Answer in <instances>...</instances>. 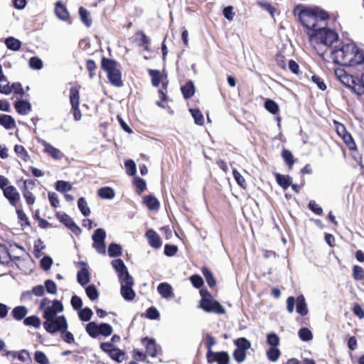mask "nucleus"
I'll return each instance as SVG.
<instances>
[{"mask_svg": "<svg viewBox=\"0 0 364 364\" xmlns=\"http://www.w3.org/2000/svg\"><path fill=\"white\" fill-rule=\"evenodd\" d=\"M301 24L310 30L309 39L311 42L330 46L338 40V35L327 28L328 14L316 7L302 10L299 14Z\"/></svg>", "mask_w": 364, "mask_h": 364, "instance_id": "f257e3e1", "label": "nucleus"}, {"mask_svg": "<svg viewBox=\"0 0 364 364\" xmlns=\"http://www.w3.org/2000/svg\"><path fill=\"white\" fill-rule=\"evenodd\" d=\"M334 63L343 66L355 67L360 71L364 69V51L355 44L347 43L331 51Z\"/></svg>", "mask_w": 364, "mask_h": 364, "instance_id": "f03ea898", "label": "nucleus"}, {"mask_svg": "<svg viewBox=\"0 0 364 364\" xmlns=\"http://www.w3.org/2000/svg\"><path fill=\"white\" fill-rule=\"evenodd\" d=\"M117 63L116 60L103 57L101 61V67L107 73V77L110 83L116 87L123 85L122 80V73L117 68Z\"/></svg>", "mask_w": 364, "mask_h": 364, "instance_id": "7ed1b4c3", "label": "nucleus"}, {"mask_svg": "<svg viewBox=\"0 0 364 364\" xmlns=\"http://www.w3.org/2000/svg\"><path fill=\"white\" fill-rule=\"evenodd\" d=\"M203 298L200 300V306L206 312L224 314L225 308L216 300L211 299L210 293L205 290L200 291Z\"/></svg>", "mask_w": 364, "mask_h": 364, "instance_id": "20e7f679", "label": "nucleus"}, {"mask_svg": "<svg viewBox=\"0 0 364 364\" xmlns=\"http://www.w3.org/2000/svg\"><path fill=\"white\" fill-rule=\"evenodd\" d=\"M43 327L48 333L54 334L57 332L63 333L68 330V326L65 317L64 316H58L50 320V321H44Z\"/></svg>", "mask_w": 364, "mask_h": 364, "instance_id": "39448f33", "label": "nucleus"}, {"mask_svg": "<svg viewBox=\"0 0 364 364\" xmlns=\"http://www.w3.org/2000/svg\"><path fill=\"white\" fill-rule=\"evenodd\" d=\"M296 304V312L301 316H306L308 314V308L306 303V299L303 295H299L295 299L294 296H289L287 299V309L289 313H292Z\"/></svg>", "mask_w": 364, "mask_h": 364, "instance_id": "423d86ee", "label": "nucleus"}, {"mask_svg": "<svg viewBox=\"0 0 364 364\" xmlns=\"http://www.w3.org/2000/svg\"><path fill=\"white\" fill-rule=\"evenodd\" d=\"M106 232L102 228H97L95 230L92 239L93 240L92 247L97 253L101 255L106 254L105 240Z\"/></svg>", "mask_w": 364, "mask_h": 364, "instance_id": "0eeeda50", "label": "nucleus"}, {"mask_svg": "<svg viewBox=\"0 0 364 364\" xmlns=\"http://www.w3.org/2000/svg\"><path fill=\"white\" fill-rule=\"evenodd\" d=\"M56 218L59 220L60 223H62L68 229H70L75 235H77L81 233L82 230L80 229V228L65 213H57Z\"/></svg>", "mask_w": 364, "mask_h": 364, "instance_id": "6e6552de", "label": "nucleus"}, {"mask_svg": "<svg viewBox=\"0 0 364 364\" xmlns=\"http://www.w3.org/2000/svg\"><path fill=\"white\" fill-rule=\"evenodd\" d=\"M3 193L4 197L8 199L10 204L13 206H15L20 200L19 193L14 186H7L3 191Z\"/></svg>", "mask_w": 364, "mask_h": 364, "instance_id": "1a4fd4ad", "label": "nucleus"}, {"mask_svg": "<svg viewBox=\"0 0 364 364\" xmlns=\"http://www.w3.org/2000/svg\"><path fill=\"white\" fill-rule=\"evenodd\" d=\"M141 342L146 347V353L147 355L152 358H155L158 354V346L154 338H149L145 337L141 340Z\"/></svg>", "mask_w": 364, "mask_h": 364, "instance_id": "9d476101", "label": "nucleus"}, {"mask_svg": "<svg viewBox=\"0 0 364 364\" xmlns=\"http://www.w3.org/2000/svg\"><path fill=\"white\" fill-rule=\"evenodd\" d=\"M39 141L44 146L45 152L48 153L53 159H60L63 156V153L59 149L55 148L45 140L41 139Z\"/></svg>", "mask_w": 364, "mask_h": 364, "instance_id": "9b49d317", "label": "nucleus"}, {"mask_svg": "<svg viewBox=\"0 0 364 364\" xmlns=\"http://www.w3.org/2000/svg\"><path fill=\"white\" fill-rule=\"evenodd\" d=\"M146 237L148 239L149 244L151 247L158 249L161 246V238L156 231L150 229L146 231Z\"/></svg>", "mask_w": 364, "mask_h": 364, "instance_id": "f8f14e48", "label": "nucleus"}, {"mask_svg": "<svg viewBox=\"0 0 364 364\" xmlns=\"http://www.w3.org/2000/svg\"><path fill=\"white\" fill-rule=\"evenodd\" d=\"M214 358H207L208 363H213L214 362H217L218 364H228L230 362V357L227 352L221 351L215 353L214 352Z\"/></svg>", "mask_w": 364, "mask_h": 364, "instance_id": "ddd939ff", "label": "nucleus"}, {"mask_svg": "<svg viewBox=\"0 0 364 364\" xmlns=\"http://www.w3.org/2000/svg\"><path fill=\"white\" fill-rule=\"evenodd\" d=\"M143 202L150 210H157L159 208L160 203L158 199L153 195L146 196L143 198Z\"/></svg>", "mask_w": 364, "mask_h": 364, "instance_id": "4468645a", "label": "nucleus"}, {"mask_svg": "<svg viewBox=\"0 0 364 364\" xmlns=\"http://www.w3.org/2000/svg\"><path fill=\"white\" fill-rule=\"evenodd\" d=\"M132 287L133 285H129L127 284H124L121 286V294L127 301H132L136 296Z\"/></svg>", "mask_w": 364, "mask_h": 364, "instance_id": "2eb2a0df", "label": "nucleus"}, {"mask_svg": "<svg viewBox=\"0 0 364 364\" xmlns=\"http://www.w3.org/2000/svg\"><path fill=\"white\" fill-rule=\"evenodd\" d=\"M275 178L277 183L284 189L287 190L292 182V178L289 175L275 174Z\"/></svg>", "mask_w": 364, "mask_h": 364, "instance_id": "dca6fc26", "label": "nucleus"}, {"mask_svg": "<svg viewBox=\"0 0 364 364\" xmlns=\"http://www.w3.org/2000/svg\"><path fill=\"white\" fill-rule=\"evenodd\" d=\"M158 292L164 299H168L173 294L171 286L168 283H161L157 287Z\"/></svg>", "mask_w": 364, "mask_h": 364, "instance_id": "f3484780", "label": "nucleus"}, {"mask_svg": "<svg viewBox=\"0 0 364 364\" xmlns=\"http://www.w3.org/2000/svg\"><path fill=\"white\" fill-rule=\"evenodd\" d=\"M28 314V309L24 306H18L13 309L11 315L13 318L16 321H21L25 318Z\"/></svg>", "mask_w": 364, "mask_h": 364, "instance_id": "a211bd4d", "label": "nucleus"}, {"mask_svg": "<svg viewBox=\"0 0 364 364\" xmlns=\"http://www.w3.org/2000/svg\"><path fill=\"white\" fill-rule=\"evenodd\" d=\"M15 109L18 114L24 115L31 109V106L28 102L25 100H18L15 103Z\"/></svg>", "mask_w": 364, "mask_h": 364, "instance_id": "6ab92c4d", "label": "nucleus"}, {"mask_svg": "<svg viewBox=\"0 0 364 364\" xmlns=\"http://www.w3.org/2000/svg\"><path fill=\"white\" fill-rule=\"evenodd\" d=\"M55 12L56 16L63 21L69 18V13L67 9L60 1H58L55 4Z\"/></svg>", "mask_w": 364, "mask_h": 364, "instance_id": "aec40b11", "label": "nucleus"}, {"mask_svg": "<svg viewBox=\"0 0 364 364\" xmlns=\"http://www.w3.org/2000/svg\"><path fill=\"white\" fill-rule=\"evenodd\" d=\"M181 92L185 99L191 98L195 93V86L191 80L187 82L181 88Z\"/></svg>", "mask_w": 364, "mask_h": 364, "instance_id": "412c9836", "label": "nucleus"}, {"mask_svg": "<svg viewBox=\"0 0 364 364\" xmlns=\"http://www.w3.org/2000/svg\"><path fill=\"white\" fill-rule=\"evenodd\" d=\"M4 43L8 49L14 51L19 50L22 44L18 39L14 37L6 38Z\"/></svg>", "mask_w": 364, "mask_h": 364, "instance_id": "4be33fe9", "label": "nucleus"}, {"mask_svg": "<svg viewBox=\"0 0 364 364\" xmlns=\"http://www.w3.org/2000/svg\"><path fill=\"white\" fill-rule=\"evenodd\" d=\"M0 124L6 129H13L16 126L14 119L11 116L7 114L0 115Z\"/></svg>", "mask_w": 364, "mask_h": 364, "instance_id": "5701e85b", "label": "nucleus"}, {"mask_svg": "<svg viewBox=\"0 0 364 364\" xmlns=\"http://www.w3.org/2000/svg\"><path fill=\"white\" fill-rule=\"evenodd\" d=\"M97 195L103 199H112L115 196V192L111 187L105 186L100 188Z\"/></svg>", "mask_w": 364, "mask_h": 364, "instance_id": "b1692460", "label": "nucleus"}, {"mask_svg": "<svg viewBox=\"0 0 364 364\" xmlns=\"http://www.w3.org/2000/svg\"><path fill=\"white\" fill-rule=\"evenodd\" d=\"M79 15L81 19V21L87 26L90 27L92 23V20L90 16V13L84 7L81 6L79 9Z\"/></svg>", "mask_w": 364, "mask_h": 364, "instance_id": "393cba45", "label": "nucleus"}, {"mask_svg": "<svg viewBox=\"0 0 364 364\" xmlns=\"http://www.w3.org/2000/svg\"><path fill=\"white\" fill-rule=\"evenodd\" d=\"M70 102L72 107H79L80 93L78 90L73 87L70 89Z\"/></svg>", "mask_w": 364, "mask_h": 364, "instance_id": "a878e982", "label": "nucleus"}, {"mask_svg": "<svg viewBox=\"0 0 364 364\" xmlns=\"http://www.w3.org/2000/svg\"><path fill=\"white\" fill-rule=\"evenodd\" d=\"M77 282L82 286L87 284L90 282V273L88 270L83 267L77 272Z\"/></svg>", "mask_w": 364, "mask_h": 364, "instance_id": "bb28decb", "label": "nucleus"}, {"mask_svg": "<svg viewBox=\"0 0 364 364\" xmlns=\"http://www.w3.org/2000/svg\"><path fill=\"white\" fill-rule=\"evenodd\" d=\"M108 255L110 257H117L122 255V248L117 243H111L108 247Z\"/></svg>", "mask_w": 364, "mask_h": 364, "instance_id": "cd10ccee", "label": "nucleus"}, {"mask_svg": "<svg viewBox=\"0 0 364 364\" xmlns=\"http://www.w3.org/2000/svg\"><path fill=\"white\" fill-rule=\"evenodd\" d=\"M108 355L113 360H114L119 363H122L124 360V358H125V353L123 350H122L117 348L112 350L108 353Z\"/></svg>", "mask_w": 364, "mask_h": 364, "instance_id": "c85d7f7f", "label": "nucleus"}, {"mask_svg": "<svg viewBox=\"0 0 364 364\" xmlns=\"http://www.w3.org/2000/svg\"><path fill=\"white\" fill-rule=\"evenodd\" d=\"M23 323L26 326H33L38 328L41 326V319L36 315L30 316L24 318Z\"/></svg>", "mask_w": 364, "mask_h": 364, "instance_id": "c756f323", "label": "nucleus"}, {"mask_svg": "<svg viewBox=\"0 0 364 364\" xmlns=\"http://www.w3.org/2000/svg\"><path fill=\"white\" fill-rule=\"evenodd\" d=\"M202 272L208 286L210 287H215L216 284V280L210 270L207 267H204L202 269Z\"/></svg>", "mask_w": 364, "mask_h": 364, "instance_id": "7c9ffc66", "label": "nucleus"}, {"mask_svg": "<svg viewBox=\"0 0 364 364\" xmlns=\"http://www.w3.org/2000/svg\"><path fill=\"white\" fill-rule=\"evenodd\" d=\"M98 325L95 322H90L86 326V332L92 338H97L100 336Z\"/></svg>", "mask_w": 364, "mask_h": 364, "instance_id": "2f4dec72", "label": "nucleus"}, {"mask_svg": "<svg viewBox=\"0 0 364 364\" xmlns=\"http://www.w3.org/2000/svg\"><path fill=\"white\" fill-rule=\"evenodd\" d=\"M77 207L84 216H88L91 213L87 203L84 197H81L78 199Z\"/></svg>", "mask_w": 364, "mask_h": 364, "instance_id": "473e14b6", "label": "nucleus"}, {"mask_svg": "<svg viewBox=\"0 0 364 364\" xmlns=\"http://www.w3.org/2000/svg\"><path fill=\"white\" fill-rule=\"evenodd\" d=\"M206 341H205V347L208 349V352L206 354V358H210L211 355H214V352L212 351V347L215 345L216 341L215 338H213L210 334L207 333L205 336Z\"/></svg>", "mask_w": 364, "mask_h": 364, "instance_id": "72a5a7b5", "label": "nucleus"}, {"mask_svg": "<svg viewBox=\"0 0 364 364\" xmlns=\"http://www.w3.org/2000/svg\"><path fill=\"white\" fill-rule=\"evenodd\" d=\"M121 286L124 284L134 285V279L127 269L118 274Z\"/></svg>", "mask_w": 364, "mask_h": 364, "instance_id": "f704fd0d", "label": "nucleus"}, {"mask_svg": "<svg viewBox=\"0 0 364 364\" xmlns=\"http://www.w3.org/2000/svg\"><path fill=\"white\" fill-rule=\"evenodd\" d=\"M237 349L246 351L251 348L250 342L244 337H241L235 341Z\"/></svg>", "mask_w": 364, "mask_h": 364, "instance_id": "c9c22d12", "label": "nucleus"}, {"mask_svg": "<svg viewBox=\"0 0 364 364\" xmlns=\"http://www.w3.org/2000/svg\"><path fill=\"white\" fill-rule=\"evenodd\" d=\"M298 335L299 338L303 341H309L313 338L311 331L306 327L299 329Z\"/></svg>", "mask_w": 364, "mask_h": 364, "instance_id": "e433bc0d", "label": "nucleus"}, {"mask_svg": "<svg viewBox=\"0 0 364 364\" xmlns=\"http://www.w3.org/2000/svg\"><path fill=\"white\" fill-rule=\"evenodd\" d=\"M282 156L286 164L288 165L289 169L292 168V166L294 164V156L292 153L287 150V149H283L282 152Z\"/></svg>", "mask_w": 364, "mask_h": 364, "instance_id": "4c0bfd02", "label": "nucleus"}, {"mask_svg": "<svg viewBox=\"0 0 364 364\" xmlns=\"http://www.w3.org/2000/svg\"><path fill=\"white\" fill-rule=\"evenodd\" d=\"M11 259V255L5 245L0 244V262L2 264L8 263Z\"/></svg>", "mask_w": 364, "mask_h": 364, "instance_id": "58836bf2", "label": "nucleus"}, {"mask_svg": "<svg viewBox=\"0 0 364 364\" xmlns=\"http://www.w3.org/2000/svg\"><path fill=\"white\" fill-rule=\"evenodd\" d=\"M265 109L270 113L275 114L279 112L278 105L272 100L268 99L264 102Z\"/></svg>", "mask_w": 364, "mask_h": 364, "instance_id": "ea45409f", "label": "nucleus"}, {"mask_svg": "<svg viewBox=\"0 0 364 364\" xmlns=\"http://www.w3.org/2000/svg\"><path fill=\"white\" fill-rule=\"evenodd\" d=\"M55 189L61 193H65L72 189V185L65 181H58L55 183Z\"/></svg>", "mask_w": 364, "mask_h": 364, "instance_id": "a19ab883", "label": "nucleus"}, {"mask_svg": "<svg viewBox=\"0 0 364 364\" xmlns=\"http://www.w3.org/2000/svg\"><path fill=\"white\" fill-rule=\"evenodd\" d=\"M98 330L100 332V335L104 336H109L112 333L113 328L111 325L106 323H102L100 325H98Z\"/></svg>", "mask_w": 364, "mask_h": 364, "instance_id": "79ce46f5", "label": "nucleus"}, {"mask_svg": "<svg viewBox=\"0 0 364 364\" xmlns=\"http://www.w3.org/2000/svg\"><path fill=\"white\" fill-rule=\"evenodd\" d=\"M34 360L38 364H49L47 355L41 350H36L34 353Z\"/></svg>", "mask_w": 364, "mask_h": 364, "instance_id": "37998d69", "label": "nucleus"}, {"mask_svg": "<svg viewBox=\"0 0 364 364\" xmlns=\"http://www.w3.org/2000/svg\"><path fill=\"white\" fill-rule=\"evenodd\" d=\"M86 294L91 301L96 300L99 296L98 291L93 284L89 285L85 289Z\"/></svg>", "mask_w": 364, "mask_h": 364, "instance_id": "c03bdc74", "label": "nucleus"}, {"mask_svg": "<svg viewBox=\"0 0 364 364\" xmlns=\"http://www.w3.org/2000/svg\"><path fill=\"white\" fill-rule=\"evenodd\" d=\"M112 265L115 271L118 273V274L127 269L124 262L121 259L112 260Z\"/></svg>", "mask_w": 364, "mask_h": 364, "instance_id": "a18cd8bd", "label": "nucleus"}, {"mask_svg": "<svg viewBox=\"0 0 364 364\" xmlns=\"http://www.w3.org/2000/svg\"><path fill=\"white\" fill-rule=\"evenodd\" d=\"M79 317L82 321H88L91 319L93 312L91 309L85 307L80 309Z\"/></svg>", "mask_w": 364, "mask_h": 364, "instance_id": "49530a36", "label": "nucleus"}, {"mask_svg": "<svg viewBox=\"0 0 364 364\" xmlns=\"http://www.w3.org/2000/svg\"><path fill=\"white\" fill-rule=\"evenodd\" d=\"M149 73L151 77V83L154 87H158L161 82V73L157 70H149Z\"/></svg>", "mask_w": 364, "mask_h": 364, "instance_id": "de8ad7c7", "label": "nucleus"}, {"mask_svg": "<svg viewBox=\"0 0 364 364\" xmlns=\"http://www.w3.org/2000/svg\"><path fill=\"white\" fill-rule=\"evenodd\" d=\"M267 355L270 361L275 362L279 359L280 356V351L277 347H271L267 351Z\"/></svg>", "mask_w": 364, "mask_h": 364, "instance_id": "09e8293b", "label": "nucleus"}, {"mask_svg": "<svg viewBox=\"0 0 364 364\" xmlns=\"http://www.w3.org/2000/svg\"><path fill=\"white\" fill-rule=\"evenodd\" d=\"M190 111L194 119L195 123L198 125H203L204 124V117L201 112L198 109H193Z\"/></svg>", "mask_w": 364, "mask_h": 364, "instance_id": "8fccbe9b", "label": "nucleus"}, {"mask_svg": "<svg viewBox=\"0 0 364 364\" xmlns=\"http://www.w3.org/2000/svg\"><path fill=\"white\" fill-rule=\"evenodd\" d=\"M14 151L17 154H19L21 156V158L24 161H28L30 160V156L28 155L27 151L23 146L16 145L14 146Z\"/></svg>", "mask_w": 364, "mask_h": 364, "instance_id": "3c124183", "label": "nucleus"}, {"mask_svg": "<svg viewBox=\"0 0 364 364\" xmlns=\"http://www.w3.org/2000/svg\"><path fill=\"white\" fill-rule=\"evenodd\" d=\"M134 184L138 190L139 194L145 191L146 188V184L145 181L139 177H136L134 178Z\"/></svg>", "mask_w": 364, "mask_h": 364, "instance_id": "603ef678", "label": "nucleus"}, {"mask_svg": "<svg viewBox=\"0 0 364 364\" xmlns=\"http://www.w3.org/2000/svg\"><path fill=\"white\" fill-rule=\"evenodd\" d=\"M22 193L23 197L25 198L26 203L28 205H33L36 201V198L33 195V193L28 189L27 187H23L22 190Z\"/></svg>", "mask_w": 364, "mask_h": 364, "instance_id": "864d4df0", "label": "nucleus"}, {"mask_svg": "<svg viewBox=\"0 0 364 364\" xmlns=\"http://www.w3.org/2000/svg\"><path fill=\"white\" fill-rule=\"evenodd\" d=\"M126 172L129 176L135 175L136 172V167L133 160H128L124 163Z\"/></svg>", "mask_w": 364, "mask_h": 364, "instance_id": "5fc2aeb1", "label": "nucleus"}, {"mask_svg": "<svg viewBox=\"0 0 364 364\" xmlns=\"http://www.w3.org/2000/svg\"><path fill=\"white\" fill-rule=\"evenodd\" d=\"M29 65L33 70H41L43 68V61L38 57H32L29 60Z\"/></svg>", "mask_w": 364, "mask_h": 364, "instance_id": "6e6d98bb", "label": "nucleus"}, {"mask_svg": "<svg viewBox=\"0 0 364 364\" xmlns=\"http://www.w3.org/2000/svg\"><path fill=\"white\" fill-rule=\"evenodd\" d=\"M43 311V318H45V321H50V320L56 318L58 316H56L57 313L50 308V306H47L44 310H42Z\"/></svg>", "mask_w": 364, "mask_h": 364, "instance_id": "4d7b16f0", "label": "nucleus"}, {"mask_svg": "<svg viewBox=\"0 0 364 364\" xmlns=\"http://www.w3.org/2000/svg\"><path fill=\"white\" fill-rule=\"evenodd\" d=\"M44 284H45L44 288H46L48 293L51 294H57V286L53 280L47 279V280H46Z\"/></svg>", "mask_w": 364, "mask_h": 364, "instance_id": "13d9d810", "label": "nucleus"}, {"mask_svg": "<svg viewBox=\"0 0 364 364\" xmlns=\"http://www.w3.org/2000/svg\"><path fill=\"white\" fill-rule=\"evenodd\" d=\"M53 262V259L50 256H44L41 259L40 264L43 269H44L45 271H48L50 269Z\"/></svg>", "mask_w": 364, "mask_h": 364, "instance_id": "bf43d9fd", "label": "nucleus"}, {"mask_svg": "<svg viewBox=\"0 0 364 364\" xmlns=\"http://www.w3.org/2000/svg\"><path fill=\"white\" fill-rule=\"evenodd\" d=\"M16 213L18 215V218L19 221L21 222V227H23L24 225H30V222L28 220V217L26 216V213L21 210V209H17Z\"/></svg>", "mask_w": 364, "mask_h": 364, "instance_id": "052dcab7", "label": "nucleus"}, {"mask_svg": "<svg viewBox=\"0 0 364 364\" xmlns=\"http://www.w3.org/2000/svg\"><path fill=\"white\" fill-rule=\"evenodd\" d=\"M233 358L237 362V363H242L246 359V352L245 350L235 349L232 354Z\"/></svg>", "mask_w": 364, "mask_h": 364, "instance_id": "680f3d73", "label": "nucleus"}, {"mask_svg": "<svg viewBox=\"0 0 364 364\" xmlns=\"http://www.w3.org/2000/svg\"><path fill=\"white\" fill-rule=\"evenodd\" d=\"M335 74L342 83L345 85L349 83L350 77L348 75L346 74L343 70H336Z\"/></svg>", "mask_w": 364, "mask_h": 364, "instance_id": "e2e57ef3", "label": "nucleus"}, {"mask_svg": "<svg viewBox=\"0 0 364 364\" xmlns=\"http://www.w3.org/2000/svg\"><path fill=\"white\" fill-rule=\"evenodd\" d=\"M353 278L355 280H362L364 279V270L363 269L358 265L353 267Z\"/></svg>", "mask_w": 364, "mask_h": 364, "instance_id": "0e129e2a", "label": "nucleus"}, {"mask_svg": "<svg viewBox=\"0 0 364 364\" xmlns=\"http://www.w3.org/2000/svg\"><path fill=\"white\" fill-rule=\"evenodd\" d=\"M267 343L273 348L277 347L279 344V338L276 333H271L267 335Z\"/></svg>", "mask_w": 364, "mask_h": 364, "instance_id": "69168bd1", "label": "nucleus"}, {"mask_svg": "<svg viewBox=\"0 0 364 364\" xmlns=\"http://www.w3.org/2000/svg\"><path fill=\"white\" fill-rule=\"evenodd\" d=\"M17 358L22 363L31 362V358L27 350H21L18 352Z\"/></svg>", "mask_w": 364, "mask_h": 364, "instance_id": "338daca9", "label": "nucleus"}, {"mask_svg": "<svg viewBox=\"0 0 364 364\" xmlns=\"http://www.w3.org/2000/svg\"><path fill=\"white\" fill-rule=\"evenodd\" d=\"M190 280L193 286L197 289L200 288L203 285V278L198 274H194L191 276Z\"/></svg>", "mask_w": 364, "mask_h": 364, "instance_id": "774afa93", "label": "nucleus"}]
</instances>
